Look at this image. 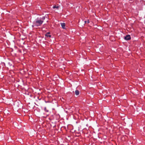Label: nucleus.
Masks as SVG:
<instances>
[{"instance_id": "nucleus-1", "label": "nucleus", "mask_w": 145, "mask_h": 145, "mask_svg": "<svg viewBox=\"0 0 145 145\" xmlns=\"http://www.w3.org/2000/svg\"><path fill=\"white\" fill-rule=\"evenodd\" d=\"M45 19V17L43 16L41 18H37L33 22V24L34 25H32V26H35L38 27L40 26L43 23Z\"/></svg>"}, {"instance_id": "nucleus-2", "label": "nucleus", "mask_w": 145, "mask_h": 145, "mask_svg": "<svg viewBox=\"0 0 145 145\" xmlns=\"http://www.w3.org/2000/svg\"><path fill=\"white\" fill-rule=\"evenodd\" d=\"M125 39L126 40H129L131 39V37L129 35H127L124 37Z\"/></svg>"}, {"instance_id": "nucleus-3", "label": "nucleus", "mask_w": 145, "mask_h": 145, "mask_svg": "<svg viewBox=\"0 0 145 145\" xmlns=\"http://www.w3.org/2000/svg\"><path fill=\"white\" fill-rule=\"evenodd\" d=\"M61 24L62 27L63 29H65V24L64 23H61Z\"/></svg>"}, {"instance_id": "nucleus-4", "label": "nucleus", "mask_w": 145, "mask_h": 145, "mask_svg": "<svg viewBox=\"0 0 145 145\" xmlns=\"http://www.w3.org/2000/svg\"><path fill=\"white\" fill-rule=\"evenodd\" d=\"M75 93L76 95H78L79 94L80 92L78 90H76L75 91Z\"/></svg>"}, {"instance_id": "nucleus-5", "label": "nucleus", "mask_w": 145, "mask_h": 145, "mask_svg": "<svg viewBox=\"0 0 145 145\" xmlns=\"http://www.w3.org/2000/svg\"><path fill=\"white\" fill-rule=\"evenodd\" d=\"M50 34V32H48L46 34H45V36H46L47 37H51V35H49V34Z\"/></svg>"}, {"instance_id": "nucleus-6", "label": "nucleus", "mask_w": 145, "mask_h": 145, "mask_svg": "<svg viewBox=\"0 0 145 145\" xmlns=\"http://www.w3.org/2000/svg\"><path fill=\"white\" fill-rule=\"evenodd\" d=\"M53 8H56L57 9H58L59 8V7L58 6H55L53 7Z\"/></svg>"}, {"instance_id": "nucleus-7", "label": "nucleus", "mask_w": 145, "mask_h": 145, "mask_svg": "<svg viewBox=\"0 0 145 145\" xmlns=\"http://www.w3.org/2000/svg\"><path fill=\"white\" fill-rule=\"evenodd\" d=\"M44 111H45V112H48V110H47V109H46V108L45 107L44 108Z\"/></svg>"}, {"instance_id": "nucleus-8", "label": "nucleus", "mask_w": 145, "mask_h": 145, "mask_svg": "<svg viewBox=\"0 0 145 145\" xmlns=\"http://www.w3.org/2000/svg\"><path fill=\"white\" fill-rule=\"evenodd\" d=\"M87 22L88 23H89V20H88Z\"/></svg>"}, {"instance_id": "nucleus-9", "label": "nucleus", "mask_w": 145, "mask_h": 145, "mask_svg": "<svg viewBox=\"0 0 145 145\" xmlns=\"http://www.w3.org/2000/svg\"><path fill=\"white\" fill-rule=\"evenodd\" d=\"M84 22H85V23H86V22H87L86 21H84Z\"/></svg>"}]
</instances>
